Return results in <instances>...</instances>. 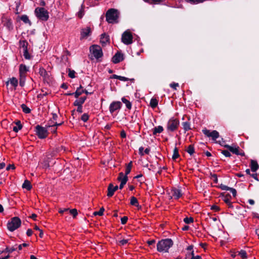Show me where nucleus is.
Returning <instances> with one entry per match:
<instances>
[{"label":"nucleus","mask_w":259,"mask_h":259,"mask_svg":"<svg viewBox=\"0 0 259 259\" xmlns=\"http://www.w3.org/2000/svg\"><path fill=\"white\" fill-rule=\"evenodd\" d=\"M172 245L173 241L171 239H162L157 243V249L159 252H167Z\"/></svg>","instance_id":"f257e3e1"},{"label":"nucleus","mask_w":259,"mask_h":259,"mask_svg":"<svg viewBox=\"0 0 259 259\" xmlns=\"http://www.w3.org/2000/svg\"><path fill=\"white\" fill-rule=\"evenodd\" d=\"M21 224V220L17 217H13L7 224L8 229L13 232L20 227Z\"/></svg>","instance_id":"f03ea898"},{"label":"nucleus","mask_w":259,"mask_h":259,"mask_svg":"<svg viewBox=\"0 0 259 259\" xmlns=\"http://www.w3.org/2000/svg\"><path fill=\"white\" fill-rule=\"evenodd\" d=\"M35 13L36 17L42 21H47L49 19V12L44 8H36Z\"/></svg>","instance_id":"7ed1b4c3"},{"label":"nucleus","mask_w":259,"mask_h":259,"mask_svg":"<svg viewBox=\"0 0 259 259\" xmlns=\"http://www.w3.org/2000/svg\"><path fill=\"white\" fill-rule=\"evenodd\" d=\"M106 21L109 23L115 22L118 18L117 10L114 9H110L107 11L106 14Z\"/></svg>","instance_id":"20e7f679"},{"label":"nucleus","mask_w":259,"mask_h":259,"mask_svg":"<svg viewBox=\"0 0 259 259\" xmlns=\"http://www.w3.org/2000/svg\"><path fill=\"white\" fill-rule=\"evenodd\" d=\"M179 125V120L174 118H170L167 124V130L170 132H174L177 129Z\"/></svg>","instance_id":"39448f33"},{"label":"nucleus","mask_w":259,"mask_h":259,"mask_svg":"<svg viewBox=\"0 0 259 259\" xmlns=\"http://www.w3.org/2000/svg\"><path fill=\"white\" fill-rule=\"evenodd\" d=\"M90 49L95 58L98 59L102 57V50L100 46L98 45H92L90 47Z\"/></svg>","instance_id":"423d86ee"},{"label":"nucleus","mask_w":259,"mask_h":259,"mask_svg":"<svg viewBox=\"0 0 259 259\" xmlns=\"http://www.w3.org/2000/svg\"><path fill=\"white\" fill-rule=\"evenodd\" d=\"M133 37L131 32L128 30L124 31L121 37V40L125 45H130L133 42Z\"/></svg>","instance_id":"0eeeda50"},{"label":"nucleus","mask_w":259,"mask_h":259,"mask_svg":"<svg viewBox=\"0 0 259 259\" xmlns=\"http://www.w3.org/2000/svg\"><path fill=\"white\" fill-rule=\"evenodd\" d=\"M36 133L38 137L40 139H44L48 136L47 130L40 125H37L35 127Z\"/></svg>","instance_id":"6e6552de"},{"label":"nucleus","mask_w":259,"mask_h":259,"mask_svg":"<svg viewBox=\"0 0 259 259\" xmlns=\"http://www.w3.org/2000/svg\"><path fill=\"white\" fill-rule=\"evenodd\" d=\"M202 133L208 137H211L214 141L219 137V133L217 131H213L211 132L209 130L204 128L202 130Z\"/></svg>","instance_id":"1a4fd4ad"},{"label":"nucleus","mask_w":259,"mask_h":259,"mask_svg":"<svg viewBox=\"0 0 259 259\" xmlns=\"http://www.w3.org/2000/svg\"><path fill=\"white\" fill-rule=\"evenodd\" d=\"M122 104L119 101L113 102L109 106V111L112 113L121 108Z\"/></svg>","instance_id":"9d476101"},{"label":"nucleus","mask_w":259,"mask_h":259,"mask_svg":"<svg viewBox=\"0 0 259 259\" xmlns=\"http://www.w3.org/2000/svg\"><path fill=\"white\" fill-rule=\"evenodd\" d=\"M123 60V56L119 52H117L112 58V61L115 64L118 63Z\"/></svg>","instance_id":"9b49d317"},{"label":"nucleus","mask_w":259,"mask_h":259,"mask_svg":"<svg viewBox=\"0 0 259 259\" xmlns=\"http://www.w3.org/2000/svg\"><path fill=\"white\" fill-rule=\"evenodd\" d=\"M85 93V94H91V93H89L86 90H83L82 87L80 85L79 88H78L75 92L73 93L74 96L76 98H78L79 96H80L82 94Z\"/></svg>","instance_id":"f8f14e48"},{"label":"nucleus","mask_w":259,"mask_h":259,"mask_svg":"<svg viewBox=\"0 0 259 259\" xmlns=\"http://www.w3.org/2000/svg\"><path fill=\"white\" fill-rule=\"evenodd\" d=\"M28 71V68L24 64H20L19 66L20 76H26V73Z\"/></svg>","instance_id":"ddd939ff"},{"label":"nucleus","mask_w":259,"mask_h":259,"mask_svg":"<svg viewBox=\"0 0 259 259\" xmlns=\"http://www.w3.org/2000/svg\"><path fill=\"white\" fill-rule=\"evenodd\" d=\"M91 33V30L89 27L82 29L81 31V38L87 37L90 35Z\"/></svg>","instance_id":"4468645a"},{"label":"nucleus","mask_w":259,"mask_h":259,"mask_svg":"<svg viewBox=\"0 0 259 259\" xmlns=\"http://www.w3.org/2000/svg\"><path fill=\"white\" fill-rule=\"evenodd\" d=\"M220 144L221 146L228 149L229 150L232 152L233 153H234L236 155H237V154H239V147H237V148H234L233 147L229 145H223V144H222L221 142H220Z\"/></svg>","instance_id":"2eb2a0df"},{"label":"nucleus","mask_w":259,"mask_h":259,"mask_svg":"<svg viewBox=\"0 0 259 259\" xmlns=\"http://www.w3.org/2000/svg\"><path fill=\"white\" fill-rule=\"evenodd\" d=\"M109 41V36L107 35L105 33L101 34L100 38V42L102 46H105L107 42Z\"/></svg>","instance_id":"dca6fc26"},{"label":"nucleus","mask_w":259,"mask_h":259,"mask_svg":"<svg viewBox=\"0 0 259 259\" xmlns=\"http://www.w3.org/2000/svg\"><path fill=\"white\" fill-rule=\"evenodd\" d=\"M171 194L172 197H174V198L177 199H179L182 196L181 190L176 188L173 189L171 190Z\"/></svg>","instance_id":"f3484780"},{"label":"nucleus","mask_w":259,"mask_h":259,"mask_svg":"<svg viewBox=\"0 0 259 259\" xmlns=\"http://www.w3.org/2000/svg\"><path fill=\"white\" fill-rule=\"evenodd\" d=\"M3 22L4 23V26H6L9 30H11L13 29L12 22H11V20L5 19L3 20Z\"/></svg>","instance_id":"a211bd4d"},{"label":"nucleus","mask_w":259,"mask_h":259,"mask_svg":"<svg viewBox=\"0 0 259 259\" xmlns=\"http://www.w3.org/2000/svg\"><path fill=\"white\" fill-rule=\"evenodd\" d=\"M251 163H250V167L252 171H256L258 167L259 166L257 163V162L253 160H251Z\"/></svg>","instance_id":"6ab92c4d"},{"label":"nucleus","mask_w":259,"mask_h":259,"mask_svg":"<svg viewBox=\"0 0 259 259\" xmlns=\"http://www.w3.org/2000/svg\"><path fill=\"white\" fill-rule=\"evenodd\" d=\"M86 99V97H82L80 98L78 100H75L73 103L74 106H82V104L84 102Z\"/></svg>","instance_id":"aec40b11"},{"label":"nucleus","mask_w":259,"mask_h":259,"mask_svg":"<svg viewBox=\"0 0 259 259\" xmlns=\"http://www.w3.org/2000/svg\"><path fill=\"white\" fill-rule=\"evenodd\" d=\"M114 193V191L113 190V184L111 183L108 186L107 195L108 197H110L113 195Z\"/></svg>","instance_id":"412c9836"},{"label":"nucleus","mask_w":259,"mask_h":259,"mask_svg":"<svg viewBox=\"0 0 259 259\" xmlns=\"http://www.w3.org/2000/svg\"><path fill=\"white\" fill-rule=\"evenodd\" d=\"M22 188L27 190H30L32 188L30 182L28 180H26L22 185Z\"/></svg>","instance_id":"4be33fe9"},{"label":"nucleus","mask_w":259,"mask_h":259,"mask_svg":"<svg viewBox=\"0 0 259 259\" xmlns=\"http://www.w3.org/2000/svg\"><path fill=\"white\" fill-rule=\"evenodd\" d=\"M163 131V128L162 126H158L155 127L153 130V135H156L157 133H161Z\"/></svg>","instance_id":"5701e85b"},{"label":"nucleus","mask_w":259,"mask_h":259,"mask_svg":"<svg viewBox=\"0 0 259 259\" xmlns=\"http://www.w3.org/2000/svg\"><path fill=\"white\" fill-rule=\"evenodd\" d=\"M127 180H128L127 176H124L123 177V179H122V180L120 181L121 182V183L119 187L120 189H122L123 188L124 185L126 183Z\"/></svg>","instance_id":"b1692460"},{"label":"nucleus","mask_w":259,"mask_h":259,"mask_svg":"<svg viewBox=\"0 0 259 259\" xmlns=\"http://www.w3.org/2000/svg\"><path fill=\"white\" fill-rule=\"evenodd\" d=\"M16 124L18 125V127L14 126L13 128V130L15 132H18L19 130H20L22 128V125L21 124V122L20 120H17L16 122Z\"/></svg>","instance_id":"393cba45"},{"label":"nucleus","mask_w":259,"mask_h":259,"mask_svg":"<svg viewBox=\"0 0 259 259\" xmlns=\"http://www.w3.org/2000/svg\"><path fill=\"white\" fill-rule=\"evenodd\" d=\"M19 44L20 47L23 48V51L25 50H27L28 42L26 40H20Z\"/></svg>","instance_id":"a878e982"},{"label":"nucleus","mask_w":259,"mask_h":259,"mask_svg":"<svg viewBox=\"0 0 259 259\" xmlns=\"http://www.w3.org/2000/svg\"><path fill=\"white\" fill-rule=\"evenodd\" d=\"M20 19L23 21L25 23H28L29 25L31 24L30 21L27 15H23L20 17Z\"/></svg>","instance_id":"bb28decb"},{"label":"nucleus","mask_w":259,"mask_h":259,"mask_svg":"<svg viewBox=\"0 0 259 259\" xmlns=\"http://www.w3.org/2000/svg\"><path fill=\"white\" fill-rule=\"evenodd\" d=\"M150 104L152 108H154L158 105V100L155 98H152L151 99Z\"/></svg>","instance_id":"cd10ccee"},{"label":"nucleus","mask_w":259,"mask_h":259,"mask_svg":"<svg viewBox=\"0 0 259 259\" xmlns=\"http://www.w3.org/2000/svg\"><path fill=\"white\" fill-rule=\"evenodd\" d=\"M130 204L132 205H134L136 206H138L139 205V202H138L137 199L134 196H133L131 198Z\"/></svg>","instance_id":"c85d7f7f"},{"label":"nucleus","mask_w":259,"mask_h":259,"mask_svg":"<svg viewBox=\"0 0 259 259\" xmlns=\"http://www.w3.org/2000/svg\"><path fill=\"white\" fill-rule=\"evenodd\" d=\"M121 101H122L123 103H124L125 104L126 107H127V109H131L132 104L129 101H128L127 99H126L124 97L121 99Z\"/></svg>","instance_id":"c756f323"},{"label":"nucleus","mask_w":259,"mask_h":259,"mask_svg":"<svg viewBox=\"0 0 259 259\" xmlns=\"http://www.w3.org/2000/svg\"><path fill=\"white\" fill-rule=\"evenodd\" d=\"M180 155L179 154V150L177 147H175L174 150L173 155L172 156V158L174 160L176 159L179 157Z\"/></svg>","instance_id":"7c9ffc66"},{"label":"nucleus","mask_w":259,"mask_h":259,"mask_svg":"<svg viewBox=\"0 0 259 259\" xmlns=\"http://www.w3.org/2000/svg\"><path fill=\"white\" fill-rule=\"evenodd\" d=\"M182 125L185 132L188 131L191 129L190 124L189 122H183Z\"/></svg>","instance_id":"2f4dec72"},{"label":"nucleus","mask_w":259,"mask_h":259,"mask_svg":"<svg viewBox=\"0 0 259 259\" xmlns=\"http://www.w3.org/2000/svg\"><path fill=\"white\" fill-rule=\"evenodd\" d=\"M23 111L25 113H29L30 112L31 110L25 104H23L21 105Z\"/></svg>","instance_id":"473e14b6"},{"label":"nucleus","mask_w":259,"mask_h":259,"mask_svg":"<svg viewBox=\"0 0 259 259\" xmlns=\"http://www.w3.org/2000/svg\"><path fill=\"white\" fill-rule=\"evenodd\" d=\"M187 152L190 154L191 155H192L194 153V148L193 145H190L188 146V149H187Z\"/></svg>","instance_id":"72a5a7b5"},{"label":"nucleus","mask_w":259,"mask_h":259,"mask_svg":"<svg viewBox=\"0 0 259 259\" xmlns=\"http://www.w3.org/2000/svg\"><path fill=\"white\" fill-rule=\"evenodd\" d=\"M104 211V207H102L100 208L99 211L94 212L93 214L94 215H99L100 216H101L103 214Z\"/></svg>","instance_id":"f704fd0d"},{"label":"nucleus","mask_w":259,"mask_h":259,"mask_svg":"<svg viewBox=\"0 0 259 259\" xmlns=\"http://www.w3.org/2000/svg\"><path fill=\"white\" fill-rule=\"evenodd\" d=\"M10 83L14 87H16L18 85V80L16 78L13 77L10 80Z\"/></svg>","instance_id":"c9c22d12"},{"label":"nucleus","mask_w":259,"mask_h":259,"mask_svg":"<svg viewBox=\"0 0 259 259\" xmlns=\"http://www.w3.org/2000/svg\"><path fill=\"white\" fill-rule=\"evenodd\" d=\"M230 198H231V195L229 194H228L224 196L223 200L226 204L229 203L230 202Z\"/></svg>","instance_id":"e433bc0d"},{"label":"nucleus","mask_w":259,"mask_h":259,"mask_svg":"<svg viewBox=\"0 0 259 259\" xmlns=\"http://www.w3.org/2000/svg\"><path fill=\"white\" fill-rule=\"evenodd\" d=\"M68 76L71 78H74L75 77V72L73 70H71L70 69H68Z\"/></svg>","instance_id":"4c0bfd02"},{"label":"nucleus","mask_w":259,"mask_h":259,"mask_svg":"<svg viewBox=\"0 0 259 259\" xmlns=\"http://www.w3.org/2000/svg\"><path fill=\"white\" fill-rule=\"evenodd\" d=\"M184 222L187 224H190L192 222H193V218L192 217L190 218H185L184 219Z\"/></svg>","instance_id":"58836bf2"},{"label":"nucleus","mask_w":259,"mask_h":259,"mask_svg":"<svg viewBox=\"0 0 259 259\" xmlns=\"http://www.w3.org/2000/svg\"><path fill=\"white\" fill-rule=\"evenodd\" d=\"M25 77L20 76L19 78V84L21 87H23L25 84Z\"/></svg>","instance_id":"ea45409f"},{"label":"nucleus","mask_w":259,"mask_h":259,"mask_svg":"<svg viewBox=\"0 0 259 259\" xmlns=\"http://www.w3.org/2000/svg\"><path fill=\"white\" fill-rule=\"evenodd\" d=\"M39 73L40 75L43 77H46V75H47V72L46 70L44 68H40Z\"/></svg>","instance_id":"a19ab883"},{"label":"nucleus","mask_w":259,"mask_h":259,"mask_svg":"<svg viewBox=\"0 0 259 259\" xmlns=\"http://www.w3.org/2000/svg\"><path fill=\"white\" fill-rule=\"evenodd\" d=\"M23 55L26 59H30L31 58V56L28 53V50L23 51Z\"/></svg>","instance_id":"79ce46f5"},{"label":"nucleus","mask_w":259,"mask_h":259,"mask_svg":"<svg viewBox=\"0 0 259 259\" xmlns=\"http://www.w3.org/2000/svg\"><path fill=\"white\" fill-rule=\"evenodd\" d=\"M89 116L87 113H84L81 117V119L84 121L86 122L89 119Z\"/></svg>","instance_id":"37998d69"},{"label":"nucleus","mask_w":259,"mask_h":259,"mask_svg":"<svg viewBox=\"0 0 259 259\" xmlns=\"http://www.w3.org/2000/svg\"><path fill=\"white\" fill-rule=\"evenodd\" d=\"M239 254L240 255V256L242 258H247V254L245 251L243 250H241L239 253Z\"/></svg>","instance_id":"c03bdc74"},{"label":"nucleus","mask_w":259,"mask_h":259,"mask_svg":"<svg viewBox=\"0 0 259 259\" xmlns=\"http://www.w3.org/2000/svg\"><path fill=\"white\" fill-rule=\"evenodd\" d=\"M69 212L73 215V218H75L78 214L77 209L75 208L69 210Z\"/></svg>","instance_id":"a18cd8bd"},{"label":"nucleus","mask_w":259,"mask_h":259,"mask_svg":"<svg viewBox=\"0 0 259 259\" xmlns=\"http://www.w3.org/2000/svg\"><path fill=\"white\" fill-rule=\"evenodd\" d=\"M128 239H122L120 241H119L118 242V244L120 246H123L128 243Z\"/></svg>","instance_id":"49530a36"},{"label":"nucleus","mask_w":259,"mask_h":259,"mask_svg":"<svg viewBox=\"0 0 259 259\" xmlns=\"http://www.w3.org/2000/svg\"><path fill=\"white\" fill-rule=\"evenodd\" d=\"M16 250V248L14 246L11 247V248H9L8 247H7L6 249H5V251L7 252H9V253H11V252H12L13 251H15Z\"/></svg>","instance_id":"de8ad7c7"},{"label":"nucleus","mask_w":259,"mask_h":259,"mask_svg":"<svg viewBox=\"0 0 259 259\" xmlns=\"http://www.w3.org/2000/svg\"><path fill=\"white\" fill-rule=\"evenodd\" d=\"M221 153L226 157H230L231 155L230 153L228 150H222Z\"/></svg>","instance_id":"09e8293b"},{"label":"nucleus","mask_w":259,"mask_h":259,"mask_svg":"<svg viewBox=\"0 0 259 259\" xmlns=\"http://www.w3.org/2000/svg\"><path fill=\"white\" fill-rule=\"evenodd\" d=\"M119 80L125 81H128L130 80L133 81L134 80V79H130L128 78H126L124 76H119Z\"/></svg>","instance_id":"8fccbe9b"},{"label":"nucleus","mask_w":259,"mask_h":259,"mask_svg":"<svg viewBox=\"0 0 259 259\" xmlns=\"http://www.w3.org/2000/svg\"><path fill=\"white\" fill-rule=\"evenodd\" d=\"M220 188L222 189V190H230L231 188L230 187H229L226 185H223V184H221L220 186Z\"/></svg>","instance_id":"3c124183"},{"label":"nucleus","mask_w":259,"mask_h":259,"mask_svg":"<svg viewBox=\"0 0 259 259\" xmlns=\"http://www.w3.org/2000/svg\"><path fill=\"white\" fill-rule=\"evenodd\" d=\"M211 209L214 210V211H218L220 210V208L219 206L213 205L211 206Z\"/></svg>","instance_id":"603ef678"},{"label":"nucleus","mask_w":259,"mask_h":259,"mask_svg":"<svg viewBox=\"0 0 259 259\" xmlns=\"http://www.w3.org/2000/svg\"><path fill=\"white\" fill-rule=\"evenodd\" d=\"M179 84L178 83H171L170 84V87L175 90L177 89V87H179Z\"/></svg>","instance_id":"864d4df0"},{"label":"nucleus","mask_w":259,"mask_h":259,"mask_svg":"<svg viewBox=\"0 0 259 259\" xmlns=\"http://www.w3.org/2000/svg\"><path fill=\"white\" fill-rule=\"evenodd\" d=\"M49 161L48 160H45L43 162V167L44 168H47L49 166Z\"/></svg>","instance_id":"5fc2aeb1"},{"label":"nucleus","mask_w":259,"mask_h":259,"mask_svg":"<svg viewBox=\"0 0 259 259\" xmlns=\"http://www.w3.org/2000/svg\"><path fill=\"white\" fill-rule=\"evenodd\" d=\"M128 218L127 217H123L121 219V222L122 224H125L127 222Z\"/></svg>","instance_id":"6e6d98bb"},{"label":"nucleus","mask_w":259,"mask_h":259,"mask_svg":"<svg viewBox=\"0 0 259 259\" xmlns=\"http://www.w3.org/2000/svg\"><path fill=\"white\" fill-rule=\"evenodd\" d=\"M211 178L213 179L214 183H218V178L217 176L215 174H213L211 175Z\"/></svg>","instance_id":"4d7b16f0"},{"label":"nucleus","mask_w":259,"mask_h":259,"mask_svg":"<svg viewBox=\"0 0 259 259\" xmlns=\"http://www.w3.org/2000/svg\"><path fill=\"white\" fill-rule=\"evenodd\" d=\"M230 191L232 192L233 197H236L237 194L236 190L235 189L231 188Z\"/></svg>","instance_id":"13d9d810"},{"label":"nucleus","mask_w":259,"mask_h":259,"mask_svg":"<svg viewBox=\"0 0 259 259\" xmlns=\"http://www.w3.org/2000/svg\"><path fill=\"white\" fill-rule=\"evenodd\" d=\"M124 174L123 172H120L119 174V177H118L117 178V180L118 181H120V180H122V179H123V177H124Z\"/></svg>","instance_id":"bf43d9fd"},{"label":"nucleus","mask_w":259,"mask_h":259,"mask_svg":"<svg viewBox=\"0 0 259 259\" xmlns=\"http://www.w3.org/2000/svg\"><path fill=\"white\" fill-rule=\"evenodd\" d=\"M81 7H82V6ZM81 9H82V8H81ZM83 11L82 9H81L78 13V16L79 18H81L83 16Z\"/></svg>","instance_id":"052dcab7"},{"label":"nucleus","mask_w":259,"mask_h":259,"mask_svg":"<svg viewBox=\"0 0 259 259\" xmlns=\"http://www.w3.org/2000/svg\"><path fill=\"white\" fill-rule=\"evenodd\" d=\"M32 233H33V231L31 229H29L27 230V232H26V234L27 236H30L32 235Z\"/></svg>","instance_id":"680f3d73"},{"label":"nucleus","mask_w":259,"mask_h":259,"mask_svg":"<svg viewBox=\"0 0 259 259\" xmlns=\"http://www.w3.org/2000/svg\"><path fill=\"white\" fill-rule=\"evenodd\" d=\"M77 106V111L79 113H82V106Z\"/></svg>","instance_id":"e2e57ef3"},{"label":"nucleus","mask_w":259,"mask_h":259,"mask_svg":"<svg viewBox=\"0 0 259 259\" xmlns=\"http://www.w3.org/2000/svg\"><path fill=\"white\" fill-rule=\"evenodd\" d=\"M131 171V168L126 167V169H125V174L124 176H127V175L130 173Z\"/></svg>","instance_id":"0e129e2a"},{"label":"nucleus","mask_w":259,"mask_h":259,"mask_svg":"<svg viewBox=\"0 0 259 259\" xmlns=\"http://www.w3.org/2000/svg\"><path fill=\"white\" fill-rule=\"evenodd\" d=\"M143 151H144V148L143 147H140V148H139V154L141 156L144 155Z\"/></svg>","instance_id":"69168bd1"},{"label":"nucleus","mask_w":259,"mask_h":259,"mask_svg":"<svg viewBox=\"0 0 259 259\" xmlns=\"http://www.w3.org/2000/svg\"><path fill=\"white\" fill-rule=\"evenodd\" d=\"M15 168V166H14V165H11V164H10V165H9L7 167L6 169H7V170H10V169H14Z\"/></svg>","instance_id":"338daca9"},{"label":"nucleus","mask_w":259,"mask_h":259,"mask_svg":"<svg viewBox=\"0 0 259 259\" xmlns=\"http://www.w3.org/2000/svg\"><path fill=\"white\" fill-rule=\"evenodd\" d=\"M120 136L122 138H124L126 137V133L124 131H122L121 132Z\"/></svg>","instance_id":"774afa93"}]
</instances>
